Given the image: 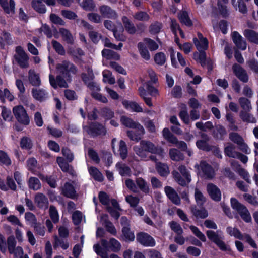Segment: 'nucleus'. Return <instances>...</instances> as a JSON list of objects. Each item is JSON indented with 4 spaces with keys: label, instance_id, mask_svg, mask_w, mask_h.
<instances>
[{
    "label": "nucleus",
    "instance_id": "nucleus-1",
    "mask_svg": "<svg viewBox=\"0 0 258 258\" xmlns=\"http://www.w3.org/2000/svg\"><path fill=\"white\" fill-rule=\"evenodd\" d=\"M76 73L77 69L73 63L63 61L57 65L56 80L52 75H49L50 83L54 88L57 86L66 88L68 87L67 82L70 81L72 76Z\"/></svg>",
    "mask_w": 258,
    "mask_h": 258
},
{
    "label": "nucleus",
    "instance_id": "nucleus-2",
    "mask_svg": "<svg viewBox=\"0 0 258 258\" xmlns=\"http://www.w3.org/2000/svg\"><path fill=\"white\" fill-rule=\"evenodd\" d=\"M135 153L142 159L147 158L146 152L157 154L161 159L165 157L166 153L161 146H157L153 143L148 140H142L139 146L133 147Z\"/></svg>",
    "mask_w": 258,
    "mask_h": 258
},
{
    "label": "nucleus",
    "instance_id": "nucleus-3",
    "mask_svg": "<svg viewBox=\"0 0 258 258\" xmlns=\"http://www.w3.org/2000/svg\"><path fill=\"white\" fill-rule=\"evenodd\" d=\"M86 71L87 73L84 72L82 73V78L84 83L87 85L88 87L92 91V96L94 98L102 103H107L108 102L107 98L99 92L100 91L99 85L93 81L94 76L92 70L87 67Z\"/></svg>",
    "mask_w": 258,
    "mask_h": 258
},
{
    "label": "nucleus",
    "instance_id": "nucleus-4",
    "mask_svg": "<svg viewBox=\"0 0 258 258\" xmlns=\"http://www.w3.org/2000/svg\"><path fill=\"white\" fill-rule=\"evenodd\" d=\"M144 80L145 86L149 93L154 97L158 96L159 95L158 90L152 86L153 84L157 83L158 80L155 72L152 69H148Z\"/></svg>",
    "mask_w": 258,
    "mask_h": 258
},
{
    "label": "nucleus",
    "instance_id": "nucleus-5",
    "mask_svg": "<svg viewBox=\"0 0 258 258\" xmlns=\"http://www.w3.org/2000/svg\"><path fill=\"white\" fill-rule=\"evenodd\" d=\"M231 204L232 208L235 210L240 215L241 218L247 223L251 221V217L246 207L235 198L231 199Z\"/></svg>",
    "mask_w": 258,
    "mask_h": 258
},
{
    "label": "nucleus",
    "instance_id": "nucleus-6",
    "mask_svg": "<svg viewBox=\"0 0 258 258\" xmlns=\"http://www.w3.org/2000/svg\"><path fill=\"white\" fill-rule=\"evenodd\" d=\"M218 233L219 231L216 232L214 231L208 230L206 232V234L209 240L215 243L221 250H230L229 247L226 245L222 240L223 238L222 235L218 234Z\"/></svg>",
    "mask_w": 258,
    "mask_h": 258
},
{
    "label": "nucleus",
    "instance_id": "nucleus-7",
    "mask_svg": "<svg viewBox=\"0 0 258 258\" xmlns=\"http://www.w3.org/2000/svg\"><path fill=\"white\" fill-rule=\"evenodd\" d=\"M16 53L14 57L21 68H26L29 67V57L21 46L16 48Z\"/></svg>",
    "mask_w": 258,
    "mask_h": 258
},
{
    "label": "nucleus",
    "instance_id": "nucleus-8",
    "mask_svg": "<svg viewBox=\"0 0 258 258\" xmlns=\"http://www.w3.org/2000/svg\"><path fill=\"white\" fill-rule=\"evenodd\" d=\"M77 186V183L75 181L72 182V184L69 182H66L61 188V194L65 197L71 199H74L77 196L75 187Z\"/></svg>",
    "mask_w": 258,
    "mask_h": 258
},
{
    "label": "nucleus",
    "instance_id": "nucleus-9",
    "mask_svg": "<svg viewBox=\"0 0 258 258\" xmlns=\"http://www.w3.org/2000/svg\"><path fill=\"white\" fill-rule=\"evenodd\" d=\"M137 241L141 244L147 247H153L155 245L154 238L148 233L140 232L137 234Z\"/></svg>",
    "mask_w": 258,
    "mask_h": 258
},
{
    "label": "nucleus",
    "instance_id": "nucleus-10",
    "mask_svg": "<svg viewBox=\"0 0 258 258\" xmlns=\"http://www.w3.org/2000/svg\"><path fill=\"white\" fill-rule=\"evenodd\" d=\"M195 168L198 170L201 169L206 178L212 179L214 177L215 172L214 169L204 161H201L200 164H196L195 165Z\"/></svg>",
    "mask_w": 258,
    "mask_h": 258
},
{
    "label": "nucleus",
    "instance_id": "nucleus-11",
    "mask_svg": "<svg viewBox=\"0 0 258 258\" xmlns=\"http://www.w3.org/2000/svg\"><path fill=\"white\" fill-rule=\"evenodd\" d=\"M230 139L233 142L236 143L240 149L243 152L249 154L250 150L247 145L244 142L242 138L236 133H232L229 135Z\"/></svg>",
    "mask_w": 258,
    "mask_h": 258
},
{
    "label": "nucleus",
    "instance_id": "nucleus-12",
    "mask_svg": "<svg viewBox=\"0 0 258 258\" xmlns=\"http://www.w3.org/2000/svg\"><path fill=\"white\" fill-rule=\"evenodd\" d=\"M7 244L10 254H13L14 256L22 254L23 248L21 246L16 247V241L14 236H10L7 238Z\"/></svg>",
    "mask_w": 258,
    "mask_h": 258
},
{
    "label": "nucleus",
    "instance_id": "nucleus-13",
    "mask_svg": "<svg viewBox=\"0 0 258 258\" xmlns=\"http://www.w3.org/2000/svg\"><path fill=\"white\" fill-rule=\"evenodd\" d=\"M134 128L136 130V132L133 131H128L127 132V136L130 140L138 142L141 140L142 136L145 134V130L140 124L137 125Z\"/></svg>",
    "mask_w": 258,
    "mask_h": 258
},
{
    "label": "nucleus",
    "instance_id": "nucleus-14",
    "mask_svg": "<svg viewBox=\"0 0 258 258\" xmlns=\"http://www.w3.org/2000/svg\"><path fill=\"white\" fill-rule=\"evenodd\" d=\"M34 201L37 207L40 209H46L48 207V200L47 198L43 194L37 193L34 197Z\"/></svg>",
    "mask_w": 258,
    "mask_h": 258
},
{
    "label": "nucleus",
    "instance_id": "nucleus-15",
    "mask_svg": "<svg viewBox=\"0 0 258 258\" xmlns=\"http://www.w3.org/2000/svg\"><path fill=\"white\" fill-rule=\"evenodd\" d=\"M194 42L199 51H205L208 47V41L202 34H198V38H194Z\"/></svg>",
    "mask_w": 258,
    "mask_h": 258
},
{
    "label": "nucleus",
    "instance_id": "nucleus-16",
    "mask_svg": "<svg viewBox=\"0 0 258 258\" xmlns=\"http://www.w3.org/2000/svg\"><path fill=\"white\" fill-rule=\"evenodd\" d=\"M207 191L210 197L215 201H219L221 198V194L217 186L213 183H209L207 186Z\"/></svg>",
    "mask_w": 258,
    "mask_h": 258
},
{
    "label": "nucleus",
    "instance_id": "nucleus-17",
    "mask_svg": "<svg viewBox=\"0 0 258 258\" xmlns=\"http://www.w3.org/2000/svg\"><path fill=\"white\" fill-rule=\"evenodd\" d=\"M56 162L63 172H67L73 176H76V172L73 167L62 157H58Z\"/></svg>",
    "mask_w": 258,
    "mask_h": 258
},
{
    "label": "nucleus",
    "instance_id": "nucleus-18",
    "mask_svg": "<svg viewBox=\"0 0 258 258\" xmlns=\"http://www.w3.org/2000/svg\"><path fill=\"white\" fill-rule=\"evenodd\" d=\"M231 36L233 42L238 48L243 50L246 49V42L239 33L234 31L232 32Z\"/></svg>",
    "mask_w": 258,
    "mask_h": 258
},
{
    "label": "nucleus",
    "instance_id": "nucleus-19",
    "mask_svg": "<svg viewBox=\"0 0 258 258\" xmlns=\"http://www.w3.org/2000/svg\"><path fill=\"white\" fill-rule=\"evenodd\" d=\"M122 104L124 107L128 111L136 112H142L143 111L142 106L135 101L123 100Z\"/></svg>",
    "mask_w": 258,
    "mask_h": 258
},
{
    "label": "nucleus",
    "instance_id": "nucleus-20",
    "mask_svg": "<svg viewBox=\"0 0 258 258\" xmlns=\"http://www.w3.org/2000/svg\"><path fill=\"white\" fill-rule=\"evenodd\" d=\"M0 5L6 13L11 15L15 13V3L14 0H0Z\"/></svg>",
    "mask_w": 258,
    "mask_h": 258
},
{
    "label": "nucleus",
    "instance_id": "nucleus-21",
    "mask_svg": "<svg viewBox=\"0 0 258 258\" xmlns=\"http://www.w3.org/2000/svg\"><path fill=\"white\" fill-rule=\"evenodd\" d=\"M233 70L235 75L242 82H247L248 77L246 71L239 65L234 64L233 66Z\"/></svg>",
    "mask_w": 258,
    "mask_h": 258
},
{
    "label": "nucleus",
    "instance_id": "nucleus-22",
    "mask_svg": "<svg viewBox=\"0 0 258 258\" xmlns=\"http://www.w3.org/2000/svg\"><path fill=\"white\" fill-rule=\"evenodd\" d=\"M106 131L102 125L98 123H92L90 126L88 133L92 136L105 135Z\"/></svg>",
    "mask_w": 258,
    "mask_h": 258
},
{
    "label": "nucleus",
    "instance_id": "nucleus-23",
    "mask_svg": "<svg viewBox=\"0 0 258 258\" xmlns=\"http://www.w3.org/2000/svg\"><path fill=\"white\" fill-rule=\"evenodd\" d=\"M165 192L169 199L175 204L179 205L180 199L175 190L170 186H166Z\"/></svg>",
    "mask_w": 258,
    "mask_h": 258
},
{
    "label": "nucleus",
    "instance_id": "nucleus-24",
    "mask_svg": "<svg viewBox=\"0 0 258 258\" xmlns=\"http://www.w3.org/2000/svg\"><path fill=\"white\" fill-rule=\"evenodd\" d=\"M104 26L108 30H111L113 32V34L115 38L118 40L123 41L124 40V36L118 32V31L115 29L114 25L112 22L108 20L105 21Z\"/></svg>",
    "mask_w": 258,
    "mask_h": 258
},
{
    "label": "nucleus",
    "instance_id": "nucleus-25",
    "mask_svg": "<svg viewBox=\"0 0 258 258\" xmlns=\"http://www.w3.org/2000/svg\"><path fill=\"white\" fill-rule=\"evenodd\" d=\"M155 168L158 173L162 176H166L169 174V169L168 165L164 163L157 162Z\"/></svg>",
    "mask_w": 258,
    "mask_h": 258
},
{
    "label": "nucleus",
    "instance_id": "nucleus-26",
    "mask_svg": "<svg viewBox=\"0 0 258 258\" xmlns=\"http://www.w3.org/2000/svg\"><path fill=\"white\" fill-rule=\"evenodd\" d=\"M136 183L138 188L145 194L150 192V188L147 182L142 178L138 177L136 179Z\"/></svg>",
    "mask_w": 258,
    "mask_h": 258
},
{
    "label": "nucleus",
    "instance_id": "nucleus-27",
    "mask_svg": "<svg viewBox=\"0 0 258 258\" xmlns=\"http://www.w3.org/2000/svg\"><path fill=\"white\" fill-rule=\"evenodd\" d=\"M139 52L141 57L146 60H149L151 56L147 46L142 42H139L138 44Z\"/></svg>",
    "mask_w": 258,
    "mask_h": 258
},
{
    "label": "nucleus",
    "instance_id": "nucleus-28",
    "mask_svg": "<svg viewBox=\"0 0 258 258\" xmlns=\"http://www.w3.org/2000/svg\"><path fill=\"white\" fill-rule=\"evenodd\" d=\"M116 167L119 174L122 176H130L131 174L130 168L125 164L118 162L116 164Z\"/></svg>",
    "mask_w": 258,
    "mask_h": 258
},
{
    "label": "nucleus",
    "instance_id": "nucleus-29",
    "mask_svg": "<svg viewBox=\"0 0 258 258\" xmlns=\"http://www.w3.org/2000/svg\"><path fill=\"white\" fill-rule=\"evenodd\" d=\"M243 34L249 41L258 44V33L255 31L246 29L244 31Z\"/></svg>",
    "mask_w": 258,
    "mask_h": 258
},
{
    "label": "nucleus",
    "instance_id": "nucleus-30",
    "mask_svg": "<svg viewBox=\"0 0 258 258\" xmlns=\"http://www.w3.org/2000/svg\"><path fill=\"white\" fill-rule=\"evenodd\" d=\"M59 32L63 40L66 41L68 43H73L74 41V38L70 32L63 28L59 29Z\"/></svg>",
    "mask_w": 258,
    "mask_h": 258
},
{
    "label": "nucleus",
    "instance_id": "nucleus-31",
    "mask_svg": "<svg viewBox=\"0 0 258 258\" xmlns=\"http://www.w3.org/2000/svg\"><path fill=\"white\" fill-rule=\"evenodd\" d=\"M169 155L170 158L175 161H179L184 159L183 155L180 151L174 148L169 150Z\"/></svg>",
    "mask_w": 258,
    "mask_h": 258
},
{
    "label": "nucleus",
    "instance_id": "nucleus-32",
    "mask_svg": "<svg viewBox=\"0 0 258 258\" xmlns=\"http://www.w3.org/2000/svg\"><path fill=\"white\" fill-rule=\"evenodd\" d=\"M102 54L103 57L107 59L119 60L120 58L119 54L112 50L107 49H103L102 51Z\"/></svg>",
    "mask_w": 258,
    "mask_h": 258
},
{
    "label": "nucleus",
    "instance_id": "nucleus-33",
    "mask_svg": "<svg viewBox=\"0 0 258 258\" xmlns=\"http://www.w3.org/2000/svg\"><path fill=\"white\" fill-rule=\"evenodd\" d=\"M191 211L193 215L197 218L204 219L208 215V212L205 209H198L196 207H191Z\"/></svg>",
    "mask_w": 258,
    "mask_h": 258
},
{
    "label": "nucleus",
    "instance_id": "nucleus-34",
    "mask_svg": "<svg viewBox=\"0 0 258 258\" xmlns=\"http://www.w3.org/2000/svg\"><path fill=\"white\" fill-rule=\"evenodd\" d=\"M102 75L103 81L104 83H107L111 85L114 84L115 83V79L110 71L107 70L103 71Z\"/></svg>",
    "mask_w": 258,
    "mask_h": 258
},
{
    "label": "nucleus",
    "instance_id": "nucleus-35",
    "mask_svg": "<svg viewBox=\"0 0 258 258\" xmlns=\"http://www.w3.org/2000/svg\"><path fill=\"white\" fill-rule=\"evenodd\" d=\"M33 8L37 12L44 13L46 10L45 5L39 0H34L32 2Z\"/></svg>",
    "mask_w": 258,
    "mask_h": 258
},
{
    "label": "nucleus",
    "instance_id": "nucleus-36",
    "mask_svg": "<svg viewBox=\"0 0 258 258\" xmlns=\"http://www.w3.org/2000/svg\"><path fill=\"white\" fill-rule=\"evenodd\" d=\"M53 247L56 248L58 247H61L63 249H67L69 246V243L67 241H64L59 239L57 235L54 236Z\"/></svg>",
    "mask_w": 258,
    "mask_h": 258
},
{
    "label": "nucleus",
    "instance_id": "nucleus-37",
    "mask_svg": "<svg viewBox=\"0 0 258 258\" xmlns=\"http://www.w3.org/2000/svg\"><path fill=\"white\" fill-rule=\"evenodd\" d=\"M120 121L123 125L132 128L140 124L139 123L134 121L132 119L125 116H122L121 117Z\"/></svg>",
    "mask_w": 258,
    "mask_h": 258
},
{
    "label": "nucleus",
    "instance_id": "nucleus-38",
    "mask_svg": "<svg viewBox=\"0 0 258 258\" xmlns=\"http://www.w3.org/2000/svg\"><path fill=\"white\" fill-rule=\"evenodd\" d=\"M162 135L164 138L169 143H175L177 141V138L170 132L168 128H164L163 130Z\"/></svg>",
    "mask_w": 258,
    "mask_h": 258
},
{
    "label": "nucleus",
    "instance_id": "nucleus-39",
    "mask_svg": "<svg viewBox=\"0 0 258 258\" xmlns=\"http://www.w3.org/2000/svg\"><path fill=\"white\" fill-rule=\"evenodd\" d=\"M178 18L180 22L185 25L190 26L192 25V23L186 12L182 11L180 12L178 15Z\"/></svg>",
    "mask_w": 258,
    "mask_h": 258
},
{
    "label": "nucleus",
    "instance_id": "nucleus-40",
    "mask_svg": "<svg viewBox=\"0 0 258 258\" xmlns=\"http://www.w3.org/2000/svg\"><path fill=\"white\" fill-rule=\"evenodd\" d=\"M29 79L30 83L33 86H39L40 85L41 81L39 76L33 70L29 71Z\"/></svg>",
    "mask_w": 258,
    "mask_h": 258
},
{
    "label": "nucleus",
    "instance_id": "nucleus-41",
    "mask_svg": "<svg viewBox=\"0 0 258 258\" xmlns=\"http://www.w3.org/2000/svg\"><path fill=\"white\" fill-rule=\"evenodd\" d=\"M172 174L175 181L179 185L182 186H185L190 183L187 182V179L186 178L181 177V176L180 175V173L176 171H173L172 172Z\"/></svg>",
    "mask_w": 258,
    "mask_h": 258
},
{
    "label": "nucleus",
    "instance_id": "nucleus-42",
    "mask_svg": "<svg viewBox=\"0 0 258 258\" xmlns=\"http://www.w3.org/2000/svg\"><path fill=\"white\" fill-rule=\"evenodd\" d=\"M118 151L122 159H125L127 156V146L125 142L120 140L119 144V149Z\"/></svg>",
    "mask_w": 258,
    "mask_h": 258
},
{
    "label": "nucleus",
    "instance_id": "nucleus-43",
    "mask_svg": "<svg viewBox=\"0 0 258 258\" xmlns=\"http://www.w3.org/2000/svg\"><path fill=\"white\" fill-rule=\"evenodd\" d=\"M32 93L33 97L40 101H42L47 97V93L42 89H33Z\"/></svg>",
    "mask_w": 258,
    "mask_h": 258
},
{
    "label": "nucleus",
    "instance_id": "nucleus-44",
    "mask_svg": "<svg viewBox=\"0 0 258 258\" xmlns=\"http://www.w3.org/2000/svg\"><path fill=\"white\" fill-rule=\"evenodd\" d=\"M231 3L236 9L238 7L241 13L244 14L247 12L246 6L242 0H231Z\"/></svg>",
    "mask_w": 258,
    "mask_h": 258
},
{
    "label": "nucleus",
    "instance_id": "nucleus-45",
    "mask_svg": "<svg viewBox=\"0 0 258 258\" xmlns=\"http://www.w3.org/2000/svg\"><path fill=\"white\" fill-rule=\"evenodd\" d=\"M80 6L85 11H92L94 10L95 5L92 0H82Z\"/></svg>",
    "mask_w": 258,
    "mask_h": 258
},
{
    "label": "nucleus",
    "instance_id": "nucleus-46",
    "mask_svg": "<svg viewBox=\"0 0 258 258\" xmlns=\"http://www.w3.org/2000/svg\"><path fill=\"white\" fill-rule=\"evenodd\" d=\"M89 172L90 175L98 181H102L103 180V176L101 173L94 167H91L89 169Z\"/></svg>",
    "mask_w": 258,
    "mask_h": 258
},
{
    "label": "nucleus",
    "instance_id": "nucleus-47",
    "mask_svg": "<svg viewBox=\"0 0 258 258\" xmlns=\"http://www.w3.org/2000/svg\"><path fill=\"white\" fill-rule=\"evenodd\" d=\"M226 231L231 236H234L239 239H243V235L240 231L235 227H232L231 226L228 227L226 228Z\"/></svg>",
    "mask_w": 258,
    "mask_h": 258
},
{
    "label": "nucleus",
    "instance_id": "nucleus-48",
    "mask_svg": "<svg viewBox=\"0 0 258 258\" xmlns=\"http://www.w3.org/2000/svg\"><path fill=\"white\" fill-rule=\"evenodd\" d=\"M108 247L113 252H118L121 249L120 242L114 238L110 239L108 242Z\"/></svg>",
    "mask_w": 258,
    "mask_h": 258
},
{
    "label": "nucleus",
    "instance_id": "nucleus-49",
    "mask_svg": "<svg viewBox=\"0 0 258 258\" xmlns=\"http://www.w3.org/2000/svg\"><path fill=\"white\" fill-rule=\"evenodd\" d=\"M28 183L29 188L34 190H38L41 188V183L36 177H30Z\"/></svg>",
    "mask_w": 258,
    "mask_h": 258
},
{
    "label": "nucleus",
    "instance_id": "nucleus-50",
    "mask_svg": "<svg viewBox=\"0 0 258 258\" xmlns=\"http://www.w3.org/2000/svg\"><path fill=\"white\" fill-rule=\"evenodd\" d=\"M122 234L126 241H132L135 239V235L128 226H123L122 229Z\"/></svg>",
    "mask_w": 258,
    "mask_h": 258
},
{
    "label": "nucleus",
    "instance_id": "nucleus-51",
    "mask_svg": "<svg viewBox=\"0 0 258 258\" xmlns=\"http://www.w3.org/2000/svg\"><path fill=\"white\" fill-rule=\"evenodd\" d=\"M21 147L25 150H29L32 148L33 143L30 138L27 137H24L20 141Z\"/></svg>",
    "mask_w": 258,
    "mask_h": 258
},
{
    "label": "nucleus",
    "instance_id": "nucleus-52",
    "mask_svg": "<svg viewBox=\"0 0 258 258\" xmlns=\"http://www.w3.org/2000/svg\"><path fill=\"white\" fill-rule=\"evenodd\" d=\"M100 11L101 14L107 17H112L115 15V12L107 6H102L100 8Z\"/></svg>",
    "mask_w": 258,
    "mask_h": 258
},
{
    "label": "nucleus",
    "instance_id": "nucleus-53",
    "mask_svg": "<svg viewBox=\"0 0 258 258\" xmlns=\"http://www.w3.org/2000/svg\"><path fill=\"white\" fill-rule=\"evenodd\" d=\"M227 132L224 127L221 125H217L214 131V136L218 139L222 140L226 136Z\"/></svg>",
    "mask_w": 258,
    "mask_h": 258
},
{
    "label": "nucleus",
    "instance_id": "nucleus-54",
    "mask_svg": "<svg viewBox=\"0 0 258 258\" xmlns=\"http://www.w3.org/2000/svg\"><path fill=\"white\" fill-rule=\"evenodd\" d=\"M154 59L157 64L159 66H162L165 63L166 57L164 53L158 52L155 55Z\"/></svg>",
    "mask_w": 258,
    "mask_h": 258
},
{
    "label": "nucleus",
    "instance_id": "nucleus-55",
    "mask_svg": "<svg viewBox=\"0 0 258 258\" xmlns=\"http://www.w3.org/2000/svg\"><path fill=\"white\" fill-rule=\"evenodd\" d=\"M142 42L145 43V45L148 46L151 51L156 50L159 47L158 44L150 38L144 39Z\"/></svg>",
    "mask_w": 258,
    "mask_h": 258
},
{
    "label": "nucleus",
    "instance_id": "nucleus-56",
    "mask_svg": "<svg viewBox=\"0 0 258 258\" xmlns=\"http://www.w3.org/2000/svg\"><path fill=\"white\" fill-rule=\"evenodd\" d=\"M49 215L54 223H57L59 221V216L57 210L53 205L50 206Z\"/></svg>",
    "mask_w": 258,
    "mask_h": 258
},
{
    "label": "nucleus",
    "instance_id": "nucleus-57",
    "mask_svg": "<svg viewBox=\"0 0 258 258\" xmlns=\"http://www.w3.org/2000/svg\"><path fill=\"white\" fill-rule=\"evenodd\" d=\"M122 21L126 30L131 34L134 33L135 32V28L128 18L126 17H124L122 18Z\"/></svg>",
    "mask_w": 258,
    "mask_h": 258
},
{
    "label": "nucleus",
    "instance_id": "nucleus-58",
    "mask_svg": "<svg viewBox=\"0 0 258 258\" xmlns=\"http://www.w3.org/2000/svg\"><path fill=\"white\" fill-rule=\"evenodd\" d=\"M103 224L104 225V226L105 227L106 230L111 233L113 235H116L117 234V231L114 227V226L113 225V224L108 220L107 219H105L104 222Z\"/></svg>",
    "mask_w": 258,
    "mask_h": 258
},
{
    "label": "nucleus",
    "instance_id": "nucleus-59",
    "mask_svg": "<svg viewBox=\"0 0 258 258\" xmlns=\"http://www.w3.org/2000/svg\"><path fill=\"white\" fill-rule=\"evenodd\" d=\"M224 152L229 157L235 158L238 152L235 151V147L232 144H229L225 148Z\"/></svg>",
    "mask_w": 258,
    "mask_h": 258
},
{
    "label": "nucleus",
    "instance_id": "nucleus-60",
    "mask_svg": "<svg viewBox=\"0 0 258 258\" xmlns=\"http://www.w3.org/2000/svg\"><path fill=\"white\" fill-rule=\"evenodd\" d=\"M171 28L175 36L177 35V33L179 32L180 35L182 37H184L183 31L180 29L178 24L174 20H171Z\"/></svg>",
    "mask_w": 258,
    "mask_h": 258
},
{
    "label": "nucleus",
    "instance_id": "nucleus-61",
    "mask_svg": "<svg viewBox=\"0 0 258 258\" xmlns=\"http://www.w3.org/2000/svg\"><path fill=\"white\" fill-rule=\"evenodd\" d=\"M206 57V53L204 51H199V53L196 52L194 54V59L199 62L202 66L205 63Z\"/></svg>",
    "mask_w": 258,
    "mask_h": 258
},
{
    "label": "nucleus",
    "instance_id": "nucleus-62",
    "mask_svg": "<svg viewBox=\"0 0 258 258\" xmlns=\"http://www.w3.org/2000/svg\"><path fill=\"white\" fill-rule=\"evenodd\" d=\"M189 228L192 233L202 241L205 242L206 241L205 235L197 227L192 225L189 226Z\"/></svg>",
    "mask_w": 258,
    "mask_h": 258
},
{
    "label": "nucleus",
    "instance_id": "nucleus-63",
    "mask_svg": "<svg viewBox=\"0 0 258 258\" xmlns=\"http://www.w3.org/2000/svg\"><path fill=\"white\" fill-rule=\"evenodd\" d=\"M178 170L183 177L187 179V182H190L191 179L190 174L184 165H180L178 167Z\"/></svg>",
    "mask_w": 258,
    "mask_h": 258
},
{
    "label": "nucleus",
    "instance_id": "nucleus-64",
    "mask_svg": "<svg viewBox=\"0 0 258 258\" xmlns=\"http://www.w3.org/2000/svg\"><path fill=\"white\" fill-rule=\"evenodd\" d=\"M170 228L177 234H182L183 231L180 225L175 221H171L169 223Z\"/></svg>",
    "mask_w": 258,
    "mask_h": 258
}]
</instances>
